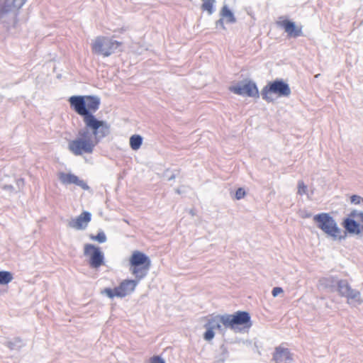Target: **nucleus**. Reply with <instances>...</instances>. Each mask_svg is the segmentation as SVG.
<instances>
[{
    "mask_svg": "<svg viewBox=\"0 0 363 363\" xmlns=\"http://www.w3.org/2000/svg\"><path fill=\"white\" fill-rule=\"evenodd\" d=\"M70 107L83 118L87 128L97 130V128L110 130V125L105 121L97 119L94 113L99 108L101 99L98 96H72L69 97Z\"/></svg>",
    "mask_w": 363,
    "mask_h": 363,
    "instance_id": "f257e3e1",
    "label": "nucleus"
},
{
    "mask_svg": "<svg viewBox=\"0 0 363 363\" xmlns=\"http://www.w3.org/2000/svg\"><path fill=\"white\" fill-rule=\"evenodd\" d=\"M111 133L110 130L97 128V130L84 127L78 132V138L70 140L68 143L69 150L74 155H82L83 153L90 154L94 147Z\"/></svg>",
    "mask_w": 363,
    "mask_h": 363,
    "instance_id": "f03ea898",
    "label": "nucleus"
},
{
    "mask_svg": "<svg viewBox=\"0 0 363 363\" xmlns=\"http://www.w3.org/2000/svg\"><path fill=\"white\" fill-rule=\"evenodd\" d=\"M25 3L26 0H5L0 5V19L8 28L16 26L18 11Z\"/></svg>",
    "mask_w": 363,
    "mask_h": 363,
    "instance_id": "7ed1b4c3",
    "label": "nucleus"
},
{
    "mask_svg": "<svg viewBox=\"0 0 363 363\" xmlns=\"http://www.w3.org/2000/svg\"><path fill=\"white\" fill-rule=\"evenodd\" d=\"M121 45L112 38L100 35L93 40L91 48L94 54L106 57L115 53Z\"/></svg>",
    "mask_w": 363,
    "mask_h": 363,
    "instance_id": "20e7f679",
    "label": "nucleus"
},
{
    "mask_svg": "<svg viewBox=\"0 0 363 363\" xmlns=\"http://www.w3.org/2000/svg\"><path fill=\"white\" fill-rule=\"evenodd\" d=\"M130 272L139 279H144L151 267V261L148 256L140 251L133 252L130 258Z\"/></svg>",
    "mask_w": 363,
    "mask_h": 363,
    "instance_id": "39448f33",
    "label": "nucleus"
},
{
    "mask_svg": "<svg viewBox=\"0 0 363 363\" xmlns=\"http://www.w3.org/2000/svg\"><path fill=\"white\" fill-rule=\"evenodd\" d=\"M313 220L323 232L331 237L333 240L343 239L340 235L341 229L338 227L335 220L327 213H321L314 216Z\"/></svg>",
    "mask_w": 363,
    "mask_h": 363,
    "instance_id": "423d86ee",
    "label": "nucleus"
},
{
    "mask_svg": "<svg viewBox=\"0 0 363 363\" xmlns=\"http://www.w3.org/2000/svg\"><path fill=\"white\" fill-rule=\"evenodd\" d=\"M291 93L289 85L283 79H279L269 82L261 91L262 99L267 102L273 101L272 94L279 97H288L291 95Z\"/></svg>",
    "mask_w": 363,
    "mask_h": 363,
    "instance_id": "0eeeda50",
    "label": "nucleus"
},
{
    "mask_svg": "<svg viewBox=\"0 0 363 363\" xmlns=\"http://www.w3.org/2000/svg\"><path fill=\"white\" fill-rule=\"evenodd\" d=\"M251 318L250 313L246 311H237L233 314L220 315V321L222 322L224 330L230 328L236 331L239 325H244L245 328L252 326Z\"/></svg>",
    "mask_w": 363,
    "mask_h": 363,
    "instance_id": "6e6552de",
    "label": "nucleus"
},
{
    "mask_svg": "<svg viewBox=\"0 0 363 363\" xmlns=\"http://www.w3.org/2000/svg\"><path fill=\"white\" fill-rule=\"evenodd\" d=\"M345 230L352 235L363 233V212L357 210L352 211L348 217L342 223Z\"/></svg>",
    "mask_w": 363,
    "mask_h": 363,
    "instance_id": "1a4fd4ad",
    "label": "nucleus"
},
{
    "mask_svg": "<svg viewBox=\"0 0 363 363\" xmlns=\"http://www.w3.org/2000/svg\"><path fill=\"white\" fill-rule=\"evenodd\" d=\"M336 291L340 296L347 299V303L349 304L355 303L360 305L363 302L360 292L357 289H352L346 279L338 280Z\"/></svg>",
    "mask_w": 363,
    "mask_h": 363,
    "instance_id": "9d476101",
    "label": "nucleus"
},
{
    "mask_svg": "<svg viewBox=\"0 0 363 363\" xmlns=\"http://www.w3.org/2000/svg\"><path fill=\"white\" fill-rule=\"evenodd\" d=\"M229 90L238 95L250 97H259V91L256 84L250 79H245L230 86Z\"/></svg>",
    "mask_w": 363,
    "mask_h": 363,
    "instance_id": "9b49d317",
    "label": "nucleus"
},
{
    "mask_svg": "<svg viewBox=\"0 0 363 363\" xmlns=\"http://www.w3.org/2000/svg\"><path fill=\"white\" fill-rule=\"evenodd\" d=\"M85 256H89V265L91 268L97 269L104 263V256L100 248L92 244H86L84 247Z\"/></svg>",
    "mask_w": 363,
    "mask_h": 363,
    "instance_id": "f8f14e48",
    "label": "nucleus"
},
{
    "mask_svg": "<svg viewBox=\"0 0 363 363\" xmlns=\"http://www.w3.org/2000/svg\"><path fill=\"white\" fill-rule=\"evenodd\" d=\"M141 279H125L116 287V297L123 298L133 293Z\"/></svg>",
    "mask_w": 363,
    "mask_h": 363,
    "instance_id": "ddd939ff",
    "label": "nucleus"
},
{
    "mask_svg": "<svg viewBox=\"0 0 363 363\" xmlns=\"http://www.w3.org/2000/svg\"><path fill=\"white\" fill-rule=\"evenodd\" d=\"M279 26L283 28L289 38H296L303 36L302 26H297L294 21L285 19L277 23Z\"/></svg>",
    "mask_w": 363,
    "mask_h": 363,
    "instance_id": "4468645a",
    "label": "nucleus"
},
{
    "mask_svg": "<svg viewBox=\"0 0 363 363\" xmlns=\"http://www.w3.org/2000/svg\"><path fill=\"white\" fill-rule=\"evenodd\" d=\"M91 219V214L88 211H84L77 218H72L68 223V226L78 230H84Z\"/></svg>",
    "mask_w": 363,
    "mask_h": 363,
    "instance_id": "2eb2a0df",
    "label": "nucleus"
},
{
    "mask_svg": "<svg viewBox=\"0 0 363 363\" xmlns=\"http://www.w3.org/2000/svg\"><path fill=\"white\" fill-rule=\"evenodd\" d=\"M59 179L63 184H73L80 186L84 190L89 189V186L84 180L80 179L77 176L72 173L60 172Z\"/></svg>",
    "mask_w": 363,
    "mask_h": 363,
    "instance_id": "dca6fc26",
    "label": "nucleus"
},
{
    "mask_svg": "<svg viewBox=\"0 0 363 363\" xmlns=\"http://www.w3.org/2000/svg\"><path fill=\"white\" fill-rule=\"evenodd\" d=\"M273 359L276 363H288L292 359L291 354L288 349L276 347L273 355Z\"/></svg>",
    "mask_w": 363,
    "mask_h": 363,
    "instance_id": "f3484780",
    "label": "nucleus"
},
{
    "mask_svg": "<svg viewBox=\"0 0 363 363\" xmlns=\"http://www.w3.org/2000/svg\"><path fill=\"white\" fill-rule=\"evenodd\" d=\"M337 282L338 280L334 277H323L319 280V286L322 289L333 292L336 291Z\"/></svg>",
    "mask_w": 363,
    "mask_h": 363,
    "instance_id": "a211bd4d",
    "label": "nucleus"
},
{
    "mask_svg": "<svg viewBox=\"0 0 363 363\" xmlns=\"http://www.w3.org/2000/svg\"><path fill=\"white\" fill-rule=\"evenodd\" d=\"M220 315H216L211 319L208 320V321L206 323L205 327H210L211 329L213 330H218L221 333L224 334L225 330L223 328L222 322L220 320Z\"/></svg>",
    "mask_w": 363,
    "mask_h": 363,
    "instance_id": "6ab92c4d",
    "label": "nucleus"
},
{
    "mask_svg": "<svg viewBox=\"0 0 363 363\" xmlns=\"http://www.w3.org/2000/svg\"><path fill=\"white\" fill-rule=\"evenodd\" d=\"M220 15L223 20L225 18V21L228 23H234L236 22V18L235 17L233 13L225 4L222 7L220 11Z\"/></svg>",
    "mask_w": 363,
    "mask_h": 363,
    "instance_id": "aec40b11",
    "label": "nucleus"
},
{
    "mask_svg": "<svg viewBox=\"0 0 363 363\" xmlns=\"http://www.w3.org/2000/svg\"><path fill=\"white\" fill-rule=\"evenodd\" d=\"M4 345L11 350H19L24 346L23 340L20 337H14L13 340H7Z\"/></svg>",
    "mask_w": 363,
    "mask_h": 363,
    "instance_id": "412c9836",
    "label": "nucleus"
},
{
    "mask_svg": "<svg viewBox=\"0 0 363 363\" xmlns=\"http://www.w3.org/2000/svg\"><path fill=\"white\" fill-rule=\"evenodd\" d=\"M143 143V138L140 135H133L130 138V146L133 150H138Z\"/></svg>",
    "mask_w": 363,
    "mask_h": 363,
    "instance_id": "4be33fe9",
    "label": "nucleus"
},
{
    "mask_svg": "<svg viewBox=\"0 0 363 363\" xmlns=\"http://www.w3.org/2000/svg\"><path fill=\"white\" fill-rule=\"evenodd\" d=\"M216 1V0H204L201 5V9L207 11L209 15L213 14L215 11L214 5Z\"/></svg>",
    "mask_w": 363,
    "mask_h": 363,
    "instance_id": "5701e85b",
    "label": "nucleus"
},
{
    "mask_svg": "<svg viewBox=\"0 0 363 363\" xmlns=\"http://www.w3.org/2000/svg\"><path fill=\"white\" fill-rule=\"evenodd\" d=\"M13 279L11 272L7 271H0V284H7L11 281Z\"/></svg>",
    "mask_w": 363,
    "mask_h": 363,
    "instance_id": "b1692460",
    "label": "nucleus"
},
{
    "mask_svg": "<svg viewBox=\"0 0 363 363\" xmlns=\"http://www.w3.org/2000/svg\"><path fill=\"white\" fill-rule=\"evenodd\" d=\"M90 238L92 240L99 242V243H104L106 241L107 238L104 231L100 230L96 235H90Z\"/></svg>",
    "mask_w": 363,
    "mask_h": 363,
    "instance_id": "393cba45",
    "label": "nucleus"
},
{
    "mask_svg": "<svg viewBox=\"0 0 363 363\" xmlns=\"http://www.w3.org/2000/svg\"><path fill=\"white\" fill-rule=\"evenodd\" d=\"M101 293L103 294L106 295L110 298H113L114 297H116L117 291L116 287H115L113 289L111 288H105Z\"/></svg>",
    "mask_w": 363,
    "mask_h": 363,
    "instance_id": "a878e982",
    "label": "nucleus"
},
{
    "mask_svg": "<svg viewBox=\"0 0 363 363\" xmlns=\"http://www.w3.org/2000/svg\"><path fill=\"white\" fill-rule=\"evenodd\" d=\"M206 328V331L203 334V338L206 341L211 340L214 336L215 333L212 329H211L210 327H205Z\"/></svg>",
    "mask_w": 363,
    "mask_h": 363,
    "instance_id": "bb28decb",
    "label": "nucleus"
},
{
    "mask_svg": "<svg viewBox=\"0 0 363 363\" xmlns=\"http://www.w3.org/2000/svg\"><path fill=\"white\" fill-rule=\"evenodd\" d=\"M307 186L305 185L303 181H298V194L303 195L306 194Z\"/></svg>",
    "mask_w": 363,
    "mask_h": 363,
    "instance_id": "cd10ccee",
    "label": "nucleus"
},
{
    "mask_svg": "<svg viewBox=\"0 0 363 363\" xmlns=\"http://www.w3.org/2000/svg\"><path fill=\"white\" fill-rule=\"evenodd\" d=\"M149 363H165V361L160 356L155 355L149 359Z\"/></svg>",
    "mask_w": 363,
    "mask_h": 363,
    "instance_id": "c85d7f7f",
    "label": "nucleus"
},
{
    "mask_svg": "<svg viewBox=\"0 0 363 363\" xmlns=\"http://www.w3.org/2000/svg\"><path fill=\"white\" fill-rule=\"evenodd\" d=\"M246 193L244 189L242 188H238L235 192V198L238 200H240L245 197Z\"/></svg>",
    "mask_w": 363,
    "mask_h": 363,
    "instance_id": "c756f323",
    "label": "nucleus"
},
{
    "mask_svg": "<svg viewBox=\"0 0 363 363\" xmlns=\"http://www.w3.org/2000/svg\"><path fill=\"white\" fill-rule=\"evenodd\" d=\"M350 201L354 204H359L361 202H363V198L358 195H352L350 197Z\"/></svg>",
    "mask_w": 363,
    "mask_h": 363,
    "instance_id": "7c9ffc66",
    "label": "nucleus"
},
{
    "mask_svg": "<svg viewBox=\"0 0 363 363\" xmlns=\"http://www.w3.org/2000/svg\"><path fill=\"white\" fill-rule=\"evenodd\" d=\"M1 189L5 190V191H8L10 193L17 192L16 189L14 188L11 184H4V185L1 186Z\"/></svg>",
    "mask_w": 363,
    "mask_h": 363,
    "instance_id": "2f4dec72",
    "label": "nucleus"
},
{
    "mask_svg": "<svg viewBox=\"0 0 363 363\" xmlns=\"http://www.w3.org/2000/svg\"><path fill=\"white\" fill-rule=\"evenodd\" d=\"M16 186H17V189L16 191H21L23 186H24V180L23 179H18L16 180Z\"/></svg>",
    "mask_w": 363,
    "mask_h": 363,
    "instance_id": "473e14b6",
    "label": "nucleus"
},
{
    "mask_svg": "<svg viewBox=\"0 0 363 363\" xmlns=\"http://www.w3.org/2000/svg\"><path fill=\"white\" fill-rule=\"evenodd\" d=\"M282 292L283 289L281 287H274L272 289V294L274 297H276Z\"/></svg>",
    "mask_w": 363,
    "mask_h": 363,
    "instance_id": "72a5a7b5",
    "label": "nucleus"
},
{
    "mask_svg": "<svg viewBox=\"0 0 363 363\" xmlns=\"http://www.w3.org/2000/svg\"><path fill=\"white\" fill-rule=\"evenodd\" d=\"M216 26L217 28L220 27L223 30L225 29V27L224 26V20L222 18H220L216 22Z\"/></svg>",
    "mask_w": 363,
    "mask_h": 363,
    "instance_id": "f704fd0d",
    "label": "nucleus"
},
{
    "mask_svg": "<svg viewBox=\"0 0 363 363\" xmlns=\"http://www.w3.org/2000/svg\"><path fill=\"white\" fill-rule=\"evenodd\" d=\"M301 216H302V218H310L311 216V213H306L304 215H302Z\"/></svg>",
    "mask_w": 363,
    "mask_h": 363,
    "instance_id": "c9c22d12",
    "label": "nucleus"
},
{
    "mask_svg": "<svg viewBox=\"0 0 363 363\" xmlns=\"http://www.w3.org/2000/svg\"><path fill=\"white\" fill-rule=\"evenodd\" d=\"M176 177L175 174H172L169 178H168V181H172L173 179H174Z\"/></svg>",
    "mask_w": 363,
    "mask_h": 363,
    "instance_id": "e433bc0d",
    "label": "nucleus"
},
{
    "mask_svg": "<svg viewBox=\"0 0 363 363\" xmlns=\"http://www.w3.org/2000/svg\"><path fill=\"white\" fill-rule=\"evenodd\" d=\"M175 192L178 194H180L182 193L179 189H176Z\"/></svg>",
    "mask_w": 363,
    "mask_h": 363,
    "instance_id": "4c0bfd02",
    "label": "nucleus"
},
{
    "mask_svg": "<svg viewBox=\"0 0 363 363\" xmlns=\"http://www.w3.org/2000/svg\"><path fill=\"white\" fill-rule=\"evenodd\" d=\"M190 213L194 215V212L192 211V210L190 211Z\"/></svg>",
    "mask_w": 363,
    "mask_h": 363,
    "instance_id": "58836bf2",
    "label": "nucleus"
},
{
    "mask_svg": "<svg viewBox=\"0 0 363 363\" xmlns=\"http://www.w3.org/2000/svg\"><path fill=\"white\" fill-rule=\"evenodd\" d=\"M202 1H203V2H204V0H202Z\"/></svg>",
    "mask_w": 363,
    "mask_h": 363,
    "instance_id": "ea45409f",
    "label": "nucleus"
}]
</instances>
